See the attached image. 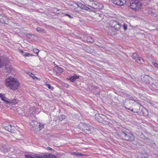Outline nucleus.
<instances>
[{
    "label": "nucleus",
    "mask_w": 158,
    "mask_h": 158,
    "mask_svg": "<svg viewBox=\"0 0 158 158\" xmlns=\"http://www.w3.org/2000/svg\"><path fill=\"white\" fill-rule=\"evenodd\" d=\"M0 97L2 101H4L7 104L6 102L8 101L9 99L6 98L4 94H0Z\"/></svg>",
    "instance_id": "18"
},
{
    "label": "nucleus",
    "mask_w": 158,
    "mask_h": 158,
    "mask_svg": "<svg viewBox=\"0 0 158 158\" xmlns=\"http://www.w3.org/2000/svg\"><path fill=\"white\" fill-rule=\"evenodd\" d=\"M78 127L88 134L92 133L94 131V128L93 127L83 123H80L78 125Z\"/></svg>",
    "instance_id": "4"
},
{
    "label": "nucleus",
    "mask_w": 158,
    "mask_h": 158,
    "mask_svg": "<svg viewBox=\"0 0 158 158\" xmlns=\"http://www.w3.org/2000/svg\"><path fill=\"white\" fill-rule=\"evenodd\" d=\"M79 78V77L77 76V75L74 74L73 76H71L70 77H69L68 79L71 82L74 81L76 79Z\"/></svg>",
    "instance_id": "16"
},
{
    "label": "nucleus",
    "mask_w": 158,
    "mask_h": 158,
    "mask_svg": "<svg viewBox=\"0 0 158 158\" xmlns=\"http://www.w3.org/2000/svg\"><path fill=\"white\" fill-rule=\"evenodd\" d=\"M20 52H22V53H23V51H22V50H20Z\"/></svg>",
    "instance_id": "42"
},
{
    "label": "nucleus",
    "mask_w": 158,
    "mask_h": 158,
    "mask_svg": "<svg viewBox=\"0 0 158 158\" xmlns=\"http://www.w3.org/2000/svg\"><path fill=\"white\" fill-rule=\"evenodd\" d=\"M5 82L6 86L13 90L17 89L19 85L16 79L11 77H7L5 80Z\"/></svg>",
    "instance_id": "1"
},
{
    "label": "nucleus",
    "mask_w": 158,
    "mask_h": 158,
    "mask_svg": "<svg viewBox=\"0 0 158 158\" xmlns=\"http://www.w3.org/2000/svg\"><path fill=\"white\" fill-rule=\"evenodd\" d=\"M29 75L31 77H32L33 79H37L38 78L34 74L31 73H28Z\"/></svg>",
    "instance_id": "29"
},
{
    "label": "nucleus",
    "mask_w": 158,
    "mask_h": 158,
    "mask_svg": "<svg viewBox=\"0 0 158 158\" xmlns=\"http://www.w3.org/2000/svg\"><path fill=\"white\" fill-rule=\"evenodd\" d=\"M13 128H14V127H12L10 125L8 124V125L6 126L5 129L8 131L12 132H13Z\"/></svg>",
    "instance_id": "17"
},
{
    "label": "nucleus",
    "mask_w": 158,
    "mask_h": 158,
    "mask_svg": "<svg viewBox=\"0 0 158 158\" xmlns=\"http://www.w3.org/2000/svg\"><path fill=\"white\" fill-rule=\"evenodd\" d=\"M53 72L55 73L57 75H59L63 72V69L58 66H56L54 68Z\"/></svg>",
    "instance_id": "12"
},
{
    "label": "nucleus",
    "mask_w": 158,
    "mask_h": 158,
    "mask_svg": "<svg viewBox=\"0 0 158 158\" xmlns=\"http://www.w3.org/2000/svg\"><path fill=\"white\" fill-rule=\"evenodd\" d=\"M8 18L3 14H0V22L3 23L7 24L9 23Z\"/></svg>",
    "instance_id": "10"
},
{
    "label": "nucleus",
    "mask_w": 158,
    "mask_h": 158,
    "mask_svg": "<svg viewBox=\"0 0 158 158\" xmlns=\"http://www.w3.org/2000/svg\"><path fill=\"white\" fill-rule=\"evenodd\" d=\"M138 158H148V157L146 155L142 154L140 156L138 157Z\"/></svg>",
    "instance_id": "32"
},
{
    "label": "nucleus",
    "mask_w": 158,
    "mask_h": 158,
    "mask_svg": "<svg viewBox=\"0 0 158 158\" xmlns=\"http://www.w3.org/2000/svg\"><path fill=\"white\" fill-rule=\"evenodd\" d=\"M87 41L90 43H92L94 42V39L90 36H88L87 38Z\"/></svg>",
    "instance_id": "24"
},
{
    "label": "nucleus",
    "mask_w": 158,
    "mask_h": 158,
    "mask_svg": "<svg viewBox=\"0 0 158 158\" xmlns=\"http://www.w3.org/2000/svg\"><path fill=\"white\" fill-rule=\"evenodd\" d=\"M123 28H124V29L125 30H126L127 29V26L126 24H124L123 25Z\"/></svg>",
    "instance_id": "37"
},
{
    "label": "nucleus",
    "mask_w": 158,
    "mask_h": 158,
    "mask_svg": "<svg viewBox=\"0 0 158 158\" xmlns=\"http://www.w3.org/2000/svg\"><path fill=\"white\" fill-rule=\"evenodd\" d=\"M153 65H154V66H155V67L158 68V64H157V63L155 62H153Z\"/></svg>",
    "instance_id": "36"
},
{
    "label": "nucleus",
    "mask_w": 158,
    "mask_h": 158,
    "mask_svg": "<svg viewBox=\"0 0 158 158\" xmlns=\"http://www.w3.org/2000/svg\"><path fill=\"white\" fill-rule=\"evenodd\" d=\"M46 86L48 87L49 89L51 90H53V87L52 86L50 85L49 84H46Z\"/></svg>",
    "instance_id": "33"
},
{
    "label": "nucleus",
    "mask_w": 158,
    "mask_h": 158,
    "mask_svg": "<svg viewBox=\"0 0 158 158\" xmlns=\"http://www.w3.org/2000/svg\"><path fill=\"white\" fill-rule=\"evenodd\" d=\"M117 22H118L113 20H110V25L111 27H114V26L117 23Z\"/></svg>",
    "instance_id": "22"
},
{
    "label": "nucleus",
    "mask_w": 158,
    "mask_h": 158,
    "mask_svg": "<svg viewBox=\"0 0 158 158\" xmlns=\"http://www.w3.org/2000/svg\"><path fill=\"white\" fill-rule=\"evenodd\" d=\"M30 125L33 127H35L37 129L39 123L36 121L32 120L30 122Z\"/></svg>",
    "instance_id": "14"
},
{
    "label": "nucleus",
    "mask_w": 158,
    "mask_h": 158,
    "mask_svg": "<svg viewBox=\"0 0 158 158\" xmlns=\"http://www.w3.org/2000/svg\"><path fill=\"white\" fill-rule=\"evenodd\" d=\"M89 9H87V10H86L87 11H89L90 12H91L92 11V10H91V9L89 8Z\"/></svg>",
    "instance_id": "40"
},
{
    "label": "nucleus",
    "mask_w": 158,
    "mask_h": 158,
    "mask_svg": "<svg viewBox=\"0 0 158 158\" xmlns=\"http://www.w3.org/2000/svg\"><path fill=\"white\" fill-rule=\"evenodd\" d=\"M124 105L125 108L126 109L130 110L131 111L135 113H138L140 111V107H141L140 104L139 103H137L135 104L134 108L131 110L130 108H127L126 106V104H124Z\"/></svg>",
    "instance_id": "8"
},
{
    "label": "nucleus",
    "mask_w": 158,
    "mask_h": 158,
    "mask_svg": "<svg viewBox=\"0 0 158 158\" xmlns=\"http://www.w3.org/2000/svg\"><path fill=\"white\" fill-rule=\"evenodd\" d=\"M118 135L122 139L130 142L133 141L135 139L134 137L131 133V131L128 130L121 131L118 133Z\"/></svg>",
    "instance_id": "2"
},
{
    "label": "nucleus",
    "mask_w": 158,
    "mask_h": 158,
    "mask_svg": "<svg viewBox=\"0 0 158 158\" xmlns=\"http://www.w3.org/2000/svg\"><path fill=\"white\" fill-rule=\"evenodd\" d=\"M78 6L82 8V9H83L84 10H86L89 9V7L87 6H85V5L82 4H80L78 5Z\"/></svg>",
    "instance_id": "23"
},
{
    "label": "nucleus",
    "mask_w": 158,
    "mask_h": 158,
    "mask_svg": "<svg viewBox=\"0 0 158 158\" xmlns=\"http://www.w3.org/2000/svg\"><path fill=\"white\" fill-rule=\"evenodd\" d=\"M33 51L37 55L38 54V53L39 52V50L36 48H34L33 49Z\"/></svg>",
    "instance_id": "31"
},
{
    "label": "nucleus",
    "mask_w": 158,
    "mask_h": 158,
    "mask_svg": "<svg viewBox=\"0 0 158 158\" xmlns=\"http://www.w3.org/2000/svg\"><path fill=\"white\" fill-rule=\"evenodd\" d=\"M131 56L133 60L139 64H142L144 61V60L142 57L138 56L137 53H133Z\"/></svg>",
    "instance_id": "7"
},
{
    "label": "nucleus",
    "mask_w": 158,
    "mask_h": 158,
    "mask_svg": "<svg viewBox=\"0 0 158 158\" xmlns=\"http://www.w3.org/2000/svg\"><path fill=\"white\" fill-rule=\"evenodd\" d=\"M44 126V125L39 123L37 130H40L42 128H43Z\"/></svg>",
    "instance_id": "27"
},
{
    "label": "nucleus",
    "mask_w": 158,
    "mask_h": 158,
    "mask_svg": "<svg viewBox=\"0 0 158 158\" xmlns=\"http://www.w3.org/2000/svg\"><path fill=\"white\" fill-rule=\"evenodd\" d=\"M127 97L131 99V101L129 102H131V103H133L131 102V100L134 101L135 102H137V100H136V99H134V98L132 97L130 95H129L127 94Z\"/></svg>",
    "instance_id": "26"
},
{
    "label": "nucleus",
    "mask_w": 158,
    "mask_h": 158,
    "mask_svg": "<svg viewBox=\"0 0 158 158\" xmlns=\"http://www.w3.org/2000/svg\"><path fill=\"white\" fill-rule=\"evenodd\" d=\"M148 15L149 16H153L154 15V13L151 11V10H149L148 12Z\"/></svg>",
    "instance_id": "28"
},
{
    "label": "nucleus",
    "mask_w": 158,
    "mask_h": 158,
    "mask_svg": "<svg viewBox=\"0 0 158 158\" xmlns=\"http://www.w3.org/2000/svg\"><path fill=\"white\" fill-rule=\"evenodd\" d=\"M94 9H102L103 7V6L102 4H100L97 2H93L91 6H89Z\"/></svg>",
    "instance_id": "9"
},
{
    "label": "nucleus",
    "mask_w": 158,
    "mask_h": 158,
    "mask_svg": "<svg viewBox=\"0 0 158 158\" xmlns=\"http://www.w3.org/2000/svg\"><path fill=\"white\" fill-rule=\"evenodd\" d=\"M47 149L49 150H52V149L50 148V147H47Z\"/></svg>",
    "instance_id": "41"
},
{
    "label": "nucleus",
    "mask_w": 158,
    "mask_h": 158,
    "mask_svg": "<svg viewBox=\"0 0 158 158\" xmlns=\"http://www.w3.org/2000/svg\"><path fill=\"white\" fill-rule=\"evenodd\" d=\"M36 29L37 31L38 32H42L44 31V29L40 27H37Z\"/></svg>",
    "instance_id": "30"
},
{
    "label": "nucleus",
    "mask_w": 158,
    "mask_h": 158,
    "mask_svg": "<svg viewBox=\"0 0 158 158\" xmlns=\"http://www.w3.org/2000/svg\"><path fill=\"white\" fill-rule=\"evenodd\" d=\"M71 154L72 155L74 156L76 155L77 156H85V155L82 154V153H80L78 152H72L71 153Z\"/></svg>",
    "instance_id": "20"
},
{
    "label": "nucleus",
    "mask_w": 158,
    "mask_h": 158,
    "mask_svg": "<svg viewBox=\"0 0 158 158\" xmlns=\"http://www.w3.org/2000/svg\"><path fill=\"white\" fill-rule=\"evenodd\" d=\"M121 27V24L119 23L118 22H117L116 24L114 26V27L115 29L118 30Z\"/></svg>",
    "instance_id": "21"
},
{
    "label": "nucleus",
    "mask_w": 158,
    "mask_h": 158,
    "mask_svg": "<svg viewBox=\"0 0 158 158\" xmlns=\"http://www.w3.org/2000/svg\"><path fill=\"white\" fill-rule=\"evenodd\" d=\"M13 69V68L10 65H7L5 66V70L8 73H11Z\"/></svg>",
    "instance_id": "13"
},
{
    "label": "nucleus",
    "mask_w": 158,
    "mask_h": 158,
    "mask_svg": "<svg viewBox=\"0 0 158 158\" xmlns=\"http://www.w3.org/2000/svg\"><path fill=\"white\" fill-rule=\"evenodd\" d=\"M30 54L29 53H25L24 54H23V55L25 56H28Z\"/></svg>",
    "instance_id": "39"
},
{
    "label": "nucleus",
    "mask_w": 158,
    "mask_h": 158,
    "mask_svg": "<svg viewBox=\"0 0 158 158\" xmlns=\"http://www.w3.org/2000/svg\"><path fill=\"white\" fill-rule=\"evenodd\" d=\"M130 7L135 11L141 10L143 4L139 0H129Z\"/></svg>",
    "instance_id": "3"
},
{
    "label": "nucleus",
    "mask_w": 158,
    "mask_h": 158,
    "mask_svg": "<svg viewBox=\"0 0 158 158\" xmlns=\"http://www.w3.org/2000/svg\"><path fill=\"white\" fill-rule=\"evenodd\" d=\"M157 30L158 31V28L157 29Z\"/></svg>",
    "instance_id": "43"
},
{
    "label": "nucleus",
    "mask_w": 158,
    "mask_h": 158,
    "mask_svg": "<svg viewBox=\"0 0 158 158\" xmlns=\"http://www.w3.org/2000/svg\"><path fill=\"white\" fill-rule=\"evenodd\" d=\"M26 35L27 37L29 39H31L32 37V35L29 34H27Z\"/></svg>",
    "instance_id": "35"
},
{
    "label": "nucleus",
    "mask_w": 158,
    "mask_h": 158,
    "mask_svg": "<svg viewBox=\"0 0 158 158\" xmlns=\"http://www.w3.org/2000/svg\"><path fill=\"white\" fill-rule=\"evenodd\" d=\"M65 15L69 17V18H70V19L73 18V17L72 16H71L69 14H66Z\"/></svg>",
    "instance_id": "38"
},
{
    "label": "nucleus",
    "mask_w": 158,
    "mask_h": 158,
    "mask_svg": "<svg viewBox=\"0 0 158 158\" xmlns=\"http://www.w3.org/2000/svg\"><path fill=\"white\" fill-rule=\"evenodd\" d=\"M95 118L99 122L105 125L108 124L109 123V119L106 116L102 114H96Z\"/></svg>",
    "instance_id": "5"
},
{
    "label": "nucleus",
    "mask_w": 158,
    "mask_h": 158,
    "mask_svg": "<svg viewBox=\"0 0 158 158\" xmlns=\"http://www.w3.org/2000/svg\"><path fill=\"white\" fill-rule=\"evenodd\" d=\"M6 63V60L2 57H0V67L3 66Z\"/></svg>",
    "instance_id": "19"
},
{
    "label": "nucleus",
    "mask_w": 158,
    "mask_h": 158,
    "mask_svg": "<svg viewBox=\"0 0 158 158\" xmlns=\"http://www.w3.org/2000/svg\"><path fill=\"white\" fill-rule=\"evenodd\" d=\"M141 111L143 113V115L145 116H146L148 115V112L147 110H146L145 109H142Z\"/></svg>",
    "instance_id": "25"
},
{
    "label": "nucleus",
    "mask_w": 158,
    "mask_h": 158,
    "mask_svg": "<svg viewBox=\"0 0 158 158\" xmlns=\"http://www.w3.org/2000/svg\"><path fill=\"white\" fill-rule=\"evenodd\" d=\"M7 104L9 105H15L17 103V101L16 99H9L8 101L6 102Z\"/></svg>",
    "instance_id": "15"
},
{
    "label": "nucleus",
    "mask_w": 158,
    "mask_h": 158,
    "mask_svg": "<svg viewBox=\"0 0 158 158\" xmlns=\"http://www.w3.org/2000/svg\"><path fill=\"white\" fill-rule=\"evenodd\" d=\"M65 118V116L64 115H62L61 116H60L59 117V120H60V121H62Z\"/></svg>",
    "instance_id": "34"
},
{
    "label": "nucleus",
    "mask_w": 158,
    "mask_h": 158,
    "mask_svg": "<svg viewBox=\"0 0 158 158\" xmlns=\"http://www.w3.org/2000/svg\"><path fill=\"white\" fill-rule=\"evenodd\" d=\"M26 158H57L56 157L52 154L45 155H39L35 156L32 155H25Z\"/></svg>",
    "instance_id": "6"
},
{
    "label": "nucleus",
    "mask_w": 158,
    "mask_h": 158,
    "mask_svg": "<svg viewBox=\"0 0 158 158\" xmlns=\"http://www.w3.org/2000/svg\"><path fill=\"white\" fill-rule=\"evenodd\" d=\"M126 2L127 0H113V1L114 4L119 6L124 5Z\"/></svg>",
    "instance_id": "11"
}]
</instances>
